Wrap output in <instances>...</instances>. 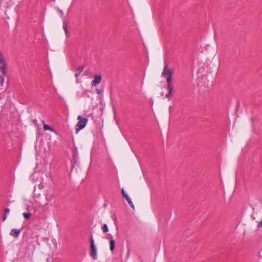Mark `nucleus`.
Listing matches in <instances>:
<instances>
[{
	"label": "nucleus",
	"instance_id": "obj_8",
	"mask_svg": "<svg viewBox=\"0 0 262 262\" xmlns=\"http://www.w3.org/2000/svg\"><path fill=\"white\" fill-rule=\"evenodd\" d=\"M109 244L110 247V250L111 251H114L115 246V241L113 239L112 236H111V238L109 241Z\"/></svg>",
	"mask_w": 262,
	"mask_h": 262
},
{
	"label": "nucleus",
	"instance_id": "obj_6",
	"mask_svg": "<svg viewBox=\"0 0 262 262\" xmlns=\"http://www.w3.org/2000/svg\"><path fill=\"white\" fill-rule=\"evenodd\" d=\"M21 231V229H13L11 230L10 234L14 237L15 238H17Z\"/></svg>",
	"mask_w": 262,
	"mask_h": 262
},
{
	"label": "nucleus",
	"instance_id": "obj_16",
	"mask_svg": "<svg viewBox=\"0 0 262 262\" xmlns=\"http://www.w3.org/2000/svg\"><path fill=\"white\" fill-rule=\"evenodd\" d=\"M31 215V213H23V216L24 217V218L26 220H28L30 218V216Z\"/></svg>",
	"mask_w": 262,
	"mask_h": 262
},
{
	"label": "nucleus",
	"instance_id": "obj_12",
	"mask_svg": "<svg viewBox=\"0 0 262 262\" xmlns=\"http://www.w3.org/2000/svg\"><path fill=\"white\" fill-rule=\"evenodd\" d=\"M63 29L65 31V33H66L67 37H69V33H68V31L67 24L66 20H64L63 23Z\"/></svg>",
	"mask_w": 262,
	"mask_h": 262
},
{
	"label": "nucleus",
	"instance_id": "obj_3",
	"mask_svg": "<svg viewBox=\"0 0 262 262\" xmlns=\"http://www.w3.org/2000/svg\"><path fill=\"white\" fill-rule=\"evenodd\" d=\"M88 119L86 118H83L77 124L76 126V133L77 134L81 129H83L86 125Z\"/></svg>",
	"mask_w": 262,
	"mask_h": 262
},
{
	"label": "nucleus",
	"instance_id": "obj_19",
	"mask_svg": "<svg viewBox=\"0 0 262 262\" xmlns=\"http://www.w3.org/2000/svg\"><path fill=\"white\" fill-rule=\"evenodd\" d=\"M82 118H81V116H78L77 117V119L79 120V121L82 119Z\"/></svg>",
	"mask_w": 262,
	"mask_h": 262
},
{
	"label": "nucleus",
	"instance_id": "obj_11",
	"mask_svg": "<svg viewBox=\"0 0 262 262\" xmlns=\"http://www.w3.org/2000/svg\"><path fill=\"white\" fill-rule=\"evenodd\" d=\"M7 71H6L5 74L2 73L0 75V85L3 86L4 81H5V76L7 74Z\"/></svg>",
	"mask_w": 262,
	"mask_h": 262
},
{
	"label": "nucleus",
	"instance_id": "obj_10",
	"mask_svg": "<svg viewBox=\"0 0 262 262\" xmlns=\"http://www.w3.org/2000/svg\"><path fill=\"white\" fill-rule=\"evenodd\" d=\"M84 67H80L75 71V76L77 77L83 70Z\"/></svg>",
	"mask_w": 262,
	"mask_h": 262
},
{
	"label": "nucleus",
	"instance_id": "obj_1",
	"mask_svg": "<svg viewBox=\"0 0 262 262\" xmlns=\"http://www.w3.org/2000/svg\"><path fill=\"white\" fill-rule=\"evenodd\" d=\"M162 75L164 77H166L167 88H172L171 85L172 70L168 68L167 64L166 63H165L164 64Z\"/></svg>",
	"mask_w": 262,
	"mask_h": 262
},
{
	"label": "nucleus",
	"instance_id": "obj_18",
	"mask_svg": "<svg viewBox=\"0 0 262 262\" xmlns=\"http://www.w3.org/2000/svg\"><path fill=\"white\" fill-rule=\"evenodd\" d=\"M96 91L97 92V93L99 95L103 93V90L102 89H96Z\"/></svg>",
	"mask_w": 262,
	"mask_h": 262
},
{
	"label": "nucleus",
	"instance_id": "obj_5",
	"mask_svg": "<svg viewBox=\"0 0 262 262\" xmlns=\"http://www.w3.org/2000/svg\"><path fill=\"white\" fill-rule=\"evenodd\" d=\"M121 192H122L123 196L124 198H125V200L127 201V202L129 204V205H130V206L133 209H135V207H134V204H133L131 199H130L129 196L125 193V191H124L123 188H122L121 189Z\"/></svg>",
	"mask_w": 262,
	"mask_h": 262
},
{
	"label": "nucleus",
	"instance_id": "obj_13",
	"mask_svg": "<svg viewBox=\"0 0 262 262\" xmlns=\"http://www.w3.org/2000/svg\"><path fill=\"white\" fill-rule=\"evenodd\" d=\"M10 212V209L8 208H6L4 210V214L3 216V221H5L7 217V215Z\"/></svg>",
	"mask_w": 262,
	"mask_h": 262
},
{
	"label": "nucleus",
	"instance_id": "obj_7",
	"mask_svg": "<svg viewBox=\"0 0 262 262\" xmlns=\"http://www.w3.org/2000/svg\"><path fill=\"white\" fill-rule=\"evenodd\" d=\"M101 81V76L99 74L95 75L94 79L92 82V85H96L100 83Z\"/></svg>",
	"mask_w": 262,
	"mask_h": 262
},
{
	"label": "nucleus",
	"instance_id": "obj_9",
	"mask_svg": "<svg viewBox=\"0 0 262 262\" xmlns=\"http://www.w3.org/2000/svg\"><path fill=\"white\" fill-rule=\"evenodd\" d=\"M168 92L166 94V98L168 99V100H169L171 98V97L172 96L173 94L172 93L173 91V88H167Z\"/></svg>",
	"mask_w": 262,
	"mask_h": 262
},
{
	"label": "nucleus",
	"instance_id": "obj_4",
	"mask_svg": "<svg viewBox=\"0 0 262 262\" xmlns=\"http://www.w3.org/2000/svg\"><path fill=\"white\" fill-rule=\"evenodd\" d=\"M1 63L3 64L0 67V71L2 73L5 74V73L7 71L6 69V63L3 54L0 52V64Z\"/></svg>",
	"mask_w": 262,
	"mask_h": 262
},
{
	"label": "nucleus",
	"instance_id": "obj_14",
	"mask_svg": "<svg viewBox=\"0 0 262 262\" xmlns=\"http://www.w3.org/2000/svg\"><path fill=\"white\" fill-rule=\"evenodd\" d=\"M43 128L44 130H45L53 131V130H54L52 127H51L50 126H49L45 123H44V124H43Z\"/></svg>",
	"mask_w": 262,
	"mask_h": 262
},
{
	"label": "nucleus",
	"instance_id": "obj_2",
	"mask_svg": "<svg viewBox=\"0 0 262 262\" xmlns=\"http://www.w3.org/2000/svg\"><path fill=\"white\" fill-rule=\"evenodd\" d=\"M90 249H91V253L90 256L92 257L94 259H96L97 257V250L96 246L94 243V240L93 237V235L91 236L90 237Z\"/></svg>",
	"mask_w": 262,
	"mask_h": 262
},
{
	"label": "nucleus",
	"instance_id": "obj_17",
	"mask_svg": "<svg viewBox=\"0 0 262 262\" xmlns=\"http://www.w3.org/2000/svg\"><path fill=\"white\" fill-rule=\"evenodd\" d=\"M257 227L258 229L262 228V220L258 223Z\"/></svg>",
	"mask_w": 262,
	"mask_h": 262
},
{
	"label": "nucleus",
	"instance_id": "obj_15",
	"mask_svg": "<svg viewBox=\"0 0 262 262\" xmlns=\"http://www.w3.org/2000/svg\"><path fill=\"white\" fill-rule=\"evenodd\" d=\"M101 229L104 233H106L108 231V227L106 224H104L101 227Z\"/></svg>",
	"mask_w": 262,
	"mask_h": 262
},
{
	"label": "nucleus",
	"instance_id": "obj_20",
	"mask_svg": "<svg viewBox=\"0 0 262 262\" xmlns=\"http://www.w3.org/2000/svg\"><path fill=\"white\" fill-rule=\"evenodd\" d=\"M59 12L62 15L63 14V11L62 10H59Z\"/></svg>",
	"mask_w": 262,
	"mask_h": 262
}]
</instances>
